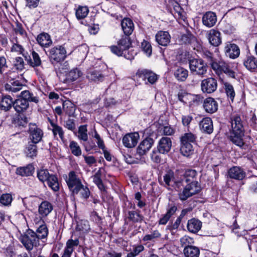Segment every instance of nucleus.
<instances>
[{
	"label": "nucleus",
	"instance_id": "obj_1",
	"mask_svg": "<svg viewBox=\"0 0 257 257\" xmlns=\"http://www.w3.org/2000/svg\"><path fill=\"white\" fill-rule=\"evenodd\" d=\"M3 83L5 90L13 95L20 91L24 86L19 80L12 78L8 73L4 75Z\"/></svg>",
	"mask_w": 257,
	"mask_h": 257
},
{
	"label": "nucleus",
	"instance_id": "obj_2",
	"mask_svg": "<svg viewBox=\"0 0 257 257\" xmlns=\"http://www.w3.org/2000/svg\"><path fill=\"white\" fill-rule=\"evenodd\" d=\"M210 65L212 69L218 75L224 73L231 78L235 77L233 67L230 64L226 63L224 61L220 60L212 62L210 63Z\"/></svg>",
	"mask_w": 257,
	"mask_h": 257
},
{
	"label": "nucleus",
	"instance_id": "obj_3",
	"mask_svg": "<svg viewBox=\"0 0 257 257\" xmlns=\"http://www.w3.org/2000/svg\"><path fill=\"white\" fill-rule=\"evenodd\" d=\"M48 57L52 64L60 62L66 58V50L63 46H57L49 50Z\"/></svg>",
	"mask_w": 257,
	"mask_h": 257
},
{
	"label": "nucleus",
	"instance_id": "obj_4",
	"mask_svg": "<svg viewBox=\"0 0 257 257\" xmlns=\"http://www.w3.org/2000/svg\"><path fill=\"white\" fill-rule=\"evenodd\" d=\"M189 68L194 75L203 76L207 72V66L201 59H193L189 60Z\"/></svg>",
	"mask_w": 257,
	"mask_h": 257
},
{
	"label": "nucleus",
	"instance_id": "obj_5",
	"mask_svg": "<svg viewBox=\"0 0 257 257\" xmlns=\"http://www.w3.org/2000/svg\"><path fill=\"white\" fill-rule=\"evenodd\" d=\"M66 181L69 189L74 194H78L82 187L80 179L78 177L74 171H71L68 174Z\"/></svg>",
	"mask_w": 257,
	"mask_h": 257
},
{
	"label": "nucleus",
	"instance_id": "obj_6",
	"mask_svg": "<svg viewBox=\"0 0 257 257\" xmlns=\"http://www.w3.org/2000/svg\"><path fill=\"white\" fill-rule=\"evenodd\" d=\"M20 240L27 250H31L34 246L39 244L38 239L35 235V232L32 230H29L27 233L20 238Z\"/></svg>",
	"mask_w": 257,
	"mask_h": 257
},
{
	"label": "nucleus",
	"instance_id": "obj_7",
	"mask_svg": "<svg viewBox=\"0 0 257 257\" xmlns=\"http://www.w3.org/2000/svg\"><path fill=\"white\" fill-rule=\"evenodd\" d=\"M217 87V80L213 78L203 79L201 83V88L203 92L211 93L214 92Z\"/></svg>",
	"mask_w": 257,
	"mask_h": 257
},
{
	"label": "nucleus",
	"instance_id": "obj_8",
	"mask_svg": "<svg viewBox=\"0 0 257 257\" xmlns=\"http://www.w3.org/2000/svg\"><path fill=\"white\" fill-rule=\"evenodd\" d=\"M29 138L31 142L38 143L40 142L43 137V132L41 129L39 128L35 124H30L29 125Z\"/></svg>",
	"mask_w": 257,
	"mask_h": 257
},
{
	"label": "nucleus",
	"instance_id": "obj_9",
	"mask_svg": "<svg viewBox=\"0 0 257 257\" xmlns=\"http://www.w3.org/2000/svg\"><path fill=\"white\" fill-rule=\"evenodd\" d=\"M136 77L145 81L146 84L148 82L153 84L158 79V76L156 74L147 70H139L136 73Z\"/></svg>",
	"mask_w": 257,
	"mask_h": 257
},
{
	"label": "nucleus",
	"instance_id": "obj_10",
	"mask_svg": "<svg viewBox=\"0 0 257 257\" xmlns=\"http://www.w3.org/2000/svg\"><path fill=\"white\" fill-rule=\"evenodd\" d=\"M139 138V135L137 133L127 134L122 139L123 144L127 148H133L137 145Z\"/></svg>",
	"mask_w": 257,
	"mask_h": 257
},
{
	"label": "nucleus",
	"instance_id": "obj_11",
	"mask_svg": "<svg viewBox=\"0 0 257 257\" xmlns=\"http://www.w3.org/2000/svg\"><path fill=\"white\" fill-rule=\"evenodd\" d=\"M154 143L153 139L150 138L144 140L137 148V153L140 156L145 155L152 148Z\"/></svg>",
	"mask_w": 257,
	"mask_h": 257
},
{
	"label": "nucleus",
	"instance_id": "obj_12",
	"mask_svg": "<svg viewBox=\"0 0 257 257\" xmlns=\"http://www.w3.org/2000/svg\"><path fill=\"white\" fill-rule=\"evenodd\" d=\"M172 147V141L170 138L163 137L159 142L158 145V150L163 154L168 153Z\"/></svg>",
	"mask_w": 257,
	"mask_h": 257
},
{
	"label": "nucleus",
	"instance_id": "obj_13",
	"mask_svg": "<svg viewBox=\"0 0 257 257\" xmlns=\"http://www.w3.org/2000/svg\"><path fill=\"white\" fill-rule=\"evenodd\" d=\"M13 107L18 113L23 114L29 108V103L25 99L19 98L14 101Z\"/></svg>",
	"mask_w": 257,
	"mask_h": 257
},
{
	"label": "nucleus",
	"instance_id": "obj_14",
	"mask_svg": "<svg viewBox=\"0 0 257 257\" xmlns=\"http://www.w3.org/2000/svg\"><path fill=\"white\" fill-rule=\"evenodd\" d=\"M200 130L203 133L210 134L213 132V125L212 119L210 117H204L199 122Z\"/></svg>",
	"mask_w": 257,
	"mask_h": 257
},
{
	"label": "nucleus",
	"instance_id": "obj_15",
	"mask_svg": "<svg viewBox=\"0 0 257 257\" xmlns=\"http://www.w3.org/2000/svg\"><path fill=\"white\" fill-rule=\"evenodd\" d=\"M52 204L47 201H44L41 203L38 207V213L41 218L47 217L53 210Z\"/></svg>",
	"mask_w": 257,
	"mask_h": 257
},
{
	"label": "nucleus",
	"instance_id": "obj_16",
	"mask_svg": "<svg viewBox=\"0 0 257 257\" xmlns=\"http://www.w3.org/2000/svg\"><path fill=\"white\" fill-rule=\"evenodd\" d=\"M228 175L230 178L237 180H242L245 177L246 174L240 167L234 166L231 168L228 171Z\"/></svg>",
	"mask_w": 257,
	"mask_h": 257
},
{
	"label": "nucleus",
	"instance_id": "obj_17",
	"mask_svg": "<svg viewBox=\"0 0 257 257\" xmlns=\"http://www.w3.org/2000/svg\"><path fill=\"white\" fill-rule=\"evenodd\" d=\"M232 131L233 132H244L243 125L242 119L239 115H234L231 118Z\"/></svg>",
	"mask_w": 257,
	"mask_h": 257
},
{
	"label": "nucleus",
	"instance_id": "obj_18",
	"mask_svg": "<svg viewBox=\"0 0 257 257\" xmlns=\"http://www.w3.org/2000/svg\"><path fill=\"white\" fill-rule=\"evenodd\" d=\"M226 56L234 59L238 57L240 50L238 47L234 44H227L224 48Z\"/></svg>",
	"mask_w": 257,
	"mask_h": 257
},
{
	"label": "nucleus",
	"instance_id": "obj_19",
	"mask_svg": "<svg viewBox=\"0 0 257 257\" xmlns=\"http://www.w3.org/2000/svg\"><path fill=\"white\" fill-rule=\"evenodd\" d=\"M207 38L210 44L214 46H218L221 43L220 32L214 29H212L208 32Z\"/></svg>",
	"mask_w": 257,
	"mask_h": 257
},
{
	"label": "nucleus",
	"instance_id": "obj_20",
	"mask_svg": "<svg viewBox=\"0 0 257 257\" xmlns=\"http://www.w3.org/2000/svg\"><path fill=\"white\" fill-rule=\"evenodd\" d=\"M203 107L207 112L213 113L218 109V103L214 98L208 97L204 100Z\"/></svg>",
	"mask_w": 257,
	"mask_h": 257
},
{
	"label": "nucleus",
	"instance_id": "obj_21",
	"mask_svg": "<svg viewBox=\"0 0 257 257\" xmlns=\"http://www.w3.org/2000/svg\"><path fill=\"white\" fill-rule=\"evenodd\" d=\"M170 35L165 31H159L156 35V41L159 45L166 46L170 42Z\"/></svg>",
	"mask_w": 257,
	"mask_h": 257
},
{
	"label": "nucleus",
	"instance_id": "obj_22",
	"mask_svg": "<svg viewBox=\"0 0 257 257\" xmlns=\"http://www.w3.org/2000/svg\"><path fill=\"white\" fill-rule=\"evenodd\" d=\"M217 21L215 13L211 12H207L202 18V23L205 26L210 28L213 27Z\"/></svg>",
	"mask_w": 257,
	"mask_h": 257
},
{
	"label": "nucleus",
	"instance_id": "obj_23",
	"mask_svg": "<svg viewBox=\"0 0 257 257\" xmlns=\"http://www.w3.org/2000/svg\"><path fill=\"white\" fill-rule=\"evenodd\" d=\"M121 28L123 33L126 36L132 34L134 31V26L133 21L129 18H124L121 23Z\"/></svg>",
	"mask_w": 257,
	"mask_h": 257
},
{
	"label": "nucleus",
	"instance_id": "obj_24",
	"mask_svg": "<svg viewBox=\"0 0 257 257\" xmlns=\"http://www.w3.org/2000/svg\"><path fill=\"white\" fill-rule=\"evenodd\" d=\"M14 101L12 97L10 95L3 96L0 102V107L5 111L9 110L13 106Z\"/></svg>",
	"mask_w": 257,
	"mask_h": 257
},
{
	"label": "nucleus",
	"instance_id": "obj_25",
	"mask_svg": "<svg viewBox=\"0 0 257 257\" xmlns=\"http://www.w3.org/2000/svg\"><path fill=\"white\" fill-rule=\"evenodd\" d=\"M202 226V222L198 219L193 218L189 220L187 223V229L192 233L197 232Z\"/></svg>",
	"mask_w": 257,
	"mask_h": 257
},
{
	"label": "nucleus",
	"instance_id": "obj_26",
	"mask_svg": "<svg viewBox=\"0 0 257 257\" xmlns=\"http://www.w3.org/2000/svg\"><path fill=\"white\" fill-rule=\"evenodd\" d=\"M87 78L90 81L98 83L102 81L104 76L100 72L93 70L87 73Z\"/></svg>",
	"mask_w": 257,
	"mask_h": 257
},
{
	"label": "nucleus",
	"instance_id": "obj_27",
	"mask_svg": "<svg viewBox=\"0 0 257 257\" xmlns=\"http://www.w3.org/2000/svg\"><path fill=\"white\" fill-rule=\"evenodd\" d=\"M34 169V167L32 164H29L25 167L17 168L16 173L22 176H30L33 174Z\"/></svg>",
	"mask_w": 257,
	"mask_h": 257
},
{
	"label": "nucleus",
	"instance_id": "obj_28",
	"mask_svg": "<svg viewBox=\"0 0 257 257\" xmlns=\"http://www.w3.org/2000/svg\"><path fill=\"white\" fill-rule=\"evenodd\" d=\"M49 122L52 127V131L54 137L56 138L57 136L58 135L60 139L63 141L64 139V132L63 128L57 123H54L51 119H49Z\"/></svg>",
	"mask_w": 257,
	"mask_h": 257
},
{
	"label": "nucleus",
	"instance_id": "obj_29",
	"mask_svg": "<svg viewBox=\"0 0 257 257\" xmlns=\"http://www.w3.org/2000/svg\"><path fill=\"white\" fill-rule=\"evenodd\" d=\"M63 109L69 116H73L75 112L76 106L71 101L66 100L63 103Z\"/></svg>",
	"mask_w": 257,
	"mask_h": 257
},
{
	"label": "nucleus",
	"instance_id": "obj_30",
	"mask_svg": "<svg viewBox=\"0 0 257 257\" xmlns=\"http://www.w3.org/2000/svg\"><path fill=\"white\" fill-rule=\"evenodd\" d=\"M238 132H232V134L230 136V140L231 142L236 146L242 147L244 145L242 137L244 136V133H238Z\"/></svg>",
	"mask_w": 257,
	"mask_h": 257
},
{
	"label": "nucleus",
	"instance_id": "obj_31",
	"mask_svg": "<svg viewBox=\"0 0 257 257\" xmlns=\"http://www.w3.org/2000/svg\"><path fill=\"white\" fill-rule=\"evenodd\" d=\"M37 41L43 47H48L52 44L50 36L47 33H42L39 35Z\"/></svg>",
	"mask_w": 257,
	"mask_h": 257
},
{
	"label": "nucleus",
	"instance_id": "obj_32",
	"mask_svg": "<svg viewBox=\"0 0 257 257\" xmlns=\"http://www.w3.org/2000/svg\"><path fill=\"white\" fill-rule=\"evenodd\" d=\"M243 63L248 70H252L257 68V59L253 56H247Z\"/></svg>",
	"mask_w": 257,
	"mask_h": 257
},
{
	"label": "nucleus",
	"instance_id": "obj_33",
	"mask_svg": "<svg viewBox=\"0 0 257 257\" xmlns=\"http://www.w3.org/2000/svg\"><path fill=\"white\" fill-rule=\"evenodd\" d=\"M184 252L186 257H198L200 251L197 247L188 245L185 246Z\"/></svg>",
	"mask_w": 257,
	"mask_h": 257
},
{
	"label": "nucleus",
	"instance_id": "obj_34",
	"mask_svg": "<svg viewBox=\"0 0 257 257\" xmlns=\"http://www.w3.org/2000/svg\"><path fill=\"white\" fill-rule=\"evenodd\" d=\"M19 96L21 97V99H25L28 103L29 102H33L37 103L39 102V98L34 96L32 93L28 90L23 91Z\"/></svg>",
	"mask_w": 257,
	"mask_h": 257
},
{
	"label": "nucleus",
	"instance_id": "obj_35",
	"mask_svg": "<svg viewBox=\"0 0 257 257\" xmlns=\"http://www.w3.org/2000/svg\"><path fill=\"white\" fill-rule=\"evenodd\" d=\"M195 96L188 93L185 91H181L178 93V98L179 100L184 103H191L192 100H194Z\"/></svg>",
	"mask_w": 257,
	"mask_h": 257
},
{
	"label": "nucleus",
	"instance_id": "obj_36",
	"mask_svg": "<svg viewBox=\"0 0 257 257\" xmlns=\"http://www.w3.org/2000/svg\"><path fill=\"white\" fill-rule=\"evenodd\" d=\"M180 151L183 156L189 157L193 154V146L192 144L181 143Z\"/></svg>",
	"mask_w": 257,
	"mask_h": 257
},
{
	"label": "nucleus",
	"instance_id": "obj_37",
	"mask_svg": "<svg viewBox=\"0 0 257 257\" xmlns=\"http://www.w3.org/2000/svg\"><path fill=\"white\" fill-rule=\"evenodd\" d=\"M188 73L187 70L184 68L180 67L177 68L175 71L174 75L179 81H183L187 78Z\"/></svg>",
	"mask_w": 257,
	"mask_h": 257
},
{
	"label": "nucleus",
	"instance_id": "obj_38",
	"mask_svg": "<svg viewBox=\"0 0 257 257\" xmlns=\"http://www.w3.org/2000/svg\"><path fill=\"white\" fill-rule=\"evenodd\" d=\"M117 44L120 46L124 52H125L131 47L132 43L128 36H125L122 37L121 39L117 42Z\"/></svg>",
	"mask_w": 257,
	"mask_h": 257
},
{
	"label": "nucleus",
	"instance_id": "obj_39",
	"mask_svg": "<svg viewBox=\"0 0 257 257\" xmlns=\"http://www.w3.org/2000/svg\"><path fill=\"white\" fill-rule=\"evenodd\" d=\"M47 181L49 187L53 191H57L59 189L58 178L56 175L51 174Z\"/></svg>",
	"mask_w": 257,
	"mask_h": 257
},
{
	"label": "nucleus",
	"instance_id": "obj_40",
	"mask_svg": "<svg viewBox=\"0 0 257 257\" xmlns=\"http://www.w3.org/2000/svg\"><path fill=\"white\" fill-rule=\"evenodd\" d=\"M32 56L33 57V61L31 59L30 57L28 58L26 56H25L26 60L30 63V64L33 67L39 66L41 64V60L40 58L36 52L33 51L32 53Z\"/></svg>",
	"mask_w": 257,
	"mask_h": 257
},
{
	"label": "nucleus",
	"instance_id": "obj_41",
	"mask_svg": "<svg viewBox=\"0 0 257 257\" xmlns=\"http://www.w3.org/2000/svg\"><path fill=\"white\" fill-rule=\"evenodd\" d=\"M196 136L191 133H187L184 134L180 138L181 143H185L187 144H192L195 142Z\"/></svg>",
	"mask_w": 257,
	"mask_h": 257
},
{
	"label": "nucleus",
	"instance_id": "obj_42",
	"mask_svg": "<svg viewBox=\"0 0 257 257\" xmlns=\"http://www.w3.org/2000/svg\"><path fill=\"white\" fill-rule=\"evenodd\" d=\"M78 138L80 140L86 142L88 140L87 125H82L78 127Z\"/></svg>",
	"mask_w": 257,
	"mask_h": 257
},
{
	"label": "nucleus",
	"instance_id": "obj_43",
	"mask_svg": "<svg viewBox=\"0 0 257 257\" xmlns=\"http://www.w3.org/2000/svg\"><path fill=\"white\" fill-rule=\"evenodd\" d=\"M48 230L46 225H42L37 229L35 235L39 241L40 239L45 238L47 236Z\"/></svg>",
	"mask_w": 257,
	"mask_h": 257
},
{
	"label": "nucleus",
	"instance_id": "obj_44",
	"mask_svg": "<svg viewBox=\"0 0 257 257\" xmlns=\"http://www.w3.org/2000/svg\"><path fill=\"white\" fill-rule=\"evenodd\" d=\"M37 143L30 142L27 147V156L30 158L36 157L37 153Z\"/></svg>",
	"mask_w": 257,
	"mask_h": 257
},
{
	"label": "nucleus",
	"instance_id": "obj_45",
	"mask_svg": "<svg viewBox=\"0 0 257 257\" xmlns=\"http://www.w3.org/2000/svg\"><path fill=\"white\" fill-rule=\"evenodd\" d=\"M186 186L192 195L198 193L201 190V187L197 181H192Z\"/></svg>",
	"mask_w": 257,
	"mask_h": 257
},
{
	"label": "nucleus",
	"instance_id": "obj_46",
	"mask_svg": "<svg viewBox=\"0 0 257 257\" xmlns=\"http://www.w3.org/2000/svg\"><path fill=\"white\" fill-rule=\"evenodd\" d=\"M88 12L87 7L79 6L76 11L75 15L78 19H83L87 16Z\"/></svg>",
	"mask_w": 257,
	"mask_h": 257
},
{
	"label": "nucleus",
	"instance_id": "obj_47",
	"mask_svg": "<svg viewBox=\"0 0 257 257\" xmlns=\"http://www.w3.org/2000/svg\"><path fill=\"white\" fill-rule=\"evenodd\" d=\"M128 219L134 222H141L143 221L144 217L139 212L136 211L128 212Z\"/></svg>",
	"mask_w": 257,
	"mask_h": 257
},
{
	"label": "nucleus",
	"instance_id": "obj_48",
	"mask_svg": "<svg viewBox=\"0 0 257 257\" xmlns=\"http://www.w3.org/2000/svg\"><path fill=\"white\" fill-rule=\"evenodd\" d=\"M101 173L100 170H98L92 177L94 183L101 190H104V186L101 179Z\"/></svg>",
	"mask_w": 257,
	"mask_h": 257
},
{
	"label": "nucleus",
	"instance_id": "obj_49",
	"mask_svg": "<svg viewBox=\"0 0 257 257\" xmlns=\"http://www.w3.org/2000/svg\"><path fill=\"white\" fill-rule=\"evenodd\" d=\"M51 175L47 169H41L37 171V177L42 182L47 181Z\"/></svg>",
	"mask_w": 257,
	"mask_h": 257
},
{
	"label": "nucleus",
	"instance_id": "obj_50",
	"mask_svg": "<svg viewBox=\"0 0 257 257\" xmlns=\"http://www.w3.org/2000/svg\"><path fill=\"white\" fill-rule=\"evenodd\" d=\"M195 38L189 32L183 34L180 39V42L182 44H190L192 41L195 40Z\"/></svg>",
	"mask_w": 257,
	"mask_h": 257
},
{
	"label": "nucleus",
	"instance_id": "obj_51",
	"mask_svg": "<svg viewBox=\"0 0 257 257\" xmlns=\"http://www.w3.org/2000/svg\"><path fill=\"white\" fill-rule=\"evenodd\" d=\"M69 147L72 153L74 155L79 156L81 155V150L77 143L74 141H71L70 143Z\"/></svg>",
	"mask_w": 257,
	"mask_h": 257
},
{
	"label": "nucleus",
	"instance_id": "obj_52",
	"mask_svg": "<svg viewBox=\"0 0 257 257\" xmlns=\"http://www.w3.org/2000/svg\"><path fill=\"white\" fill-rule=\"evenodd\" d=\"M110 49L111 50V51L113 53L116 54V55H117L118 56H122L123 54L125 55L124 51L120 47V46H119L118 45L116 46H111L110 47ZM124 56L125 58H126L127 59H132L133 58V56H131V57L128 56L127 57V56H125V55H124Z\"/></svg>",
	"mask_w": 257,
	"mask_h": 257
},
{
	"label": "nucleus",
	"instance_id": "obj_53",
	"mask_svg": "<svg viewBox=\"0 0 257 257\" xmlns=\"http://www.w3.org/2000/svg\"><path fill=\"white\" fill-rule=\"evenodd\" d=\"M76 229L81 231L82 233H85L90 230V226L88 222L86 220H81L79 222L77 225Z\"/></svg>",
	"mask_w": 257,
	"mask_h": 257
},
{
	"label": "nucleus",
	"instance_id": "obj_54",
	"mask_svg": "<svg viewBox=\"0 0 257 257\" xmlns=\"http://www.w3.org/2000/svg\"><path fill=\"white\" fill-rule=\"evenodd\" d=\"M224 87L225 92L227 95V97H229L232 101H233L235 96V92L233 86L228 83H225Z\"/></svg>",
	"mask_w": 257,
	"mask_h": 257
},
{
	"label": "nucleus",
	"instance_id": "obj_55",
	"mask_svg": "<svg viewBox=\"0 0 257 257\" xmlns=\"http://www.w3.org/2000/svg\"><path fill=\"white\" fill-rule=\"evenodd\" d=\"M12 200L13 198L10 194H4L0 197V203L4 205L7 206L11 204Z\"/></svg>",
	"mask_w": 257,
	"mask_h": 257
},
{
	"label": "nucleus",
	"instance_id": "obj_56",
	"mask_svg": "<svg viewBox=\"0 0 257 257\" xmlns=\"http://www.w3.org/2000/svg\"><path fill=\"white\" fill-rule=\"evenodd\" d=\"M141 48L142 50L146 53V54L150 56L152 52V46L149 42L144 40L141 44Z\"/></svg>",
	"mask_w": 257,
	"mask_h": 257
},
{
	"label": "nucleus",
	"instance_id": "obj_57",
	"mask_svg": "<svg viewBox=\"0 0 257 257\" xmlns=\"http://www.w3.org/2000/svg\"><path fill=\"white\" fill-rule=\"evenodd\" d=\"M161 236V233L158 230H154L150 234H146L143 237L144 241H150L154 239L159 238Z\"/></svg>",
	"mask_w": 257,
	"mask_h": 257
},
{
	"label": "nucleus",
	"instance_id": "obj_58",
	"mask_svg": "<svg viewBox=\"0 0 257 257\" xmlns=\"http://www.w3.org/2000/svg\"><path fill=\"white\" fill-rule=\"evenodd\" d=\"M159 132L162 134L166 136L172 135L174 133V130L170 126H161L159 128Z\"/></svg>",
	"mask_w": 257,
	"mask_h": 257
},
{
	"label": "nucleus",
	"instance_id": "obj_59",
	"mask_svg": "<svg viewBox=\"0 0 257 257\" xmlns=\"http://www.w3.org/2000/svg\"><path fill=\"white\" fill-rule=\"evenodd\" d=\"M81 75V72L78 69H75L69 72L68 77L71 80L75 81L80 77Z\"/></svg>",
	"mask_w": 257,
	"mask_h": 257
},
{
	"label": "nucleus",
	"instance_id": "obj_60",
	"mask_svg": "<svg viewBox=\"0 0 257 257\" xmlns=\"http://www.w3.org/2000/svg\"><path fill=\"white\" fill-rule=\"evenodd\" d=\"M190 192L186 186H185L183 190L179 193L180 199L183 201L187 200L189 197L192 196V194H190Z\"/></svg>",
	"mask_w": 257,
	"mask_h": 257
},
{
	"label": "nucleus",
	"instance_id": "obj_61",
	"mask_svg": "<svg viewBox=\"0 0 257 257\" xmlns=\"http://www.w3.org/2000/svg\"><path fill=\"white\" fill-rule=\"evenodd\" d=\"M14 66L18 70H22L24 69L25 63L23 59L20 57H16L14 61Z\"/></svg>",
	"mask_w": 257,
	"mask_h": 257
},
{
	"label": "nucleus",
	"instance_id": "obj_62",
	"mask_svg": "<svg viewBox=\"0 0 257 257\" xmlns=\"http://www.w3.org/2000/svg\"><path fill=\"white\" fill-rule=\"evenodd\" d=\"M64 126L69 130L74 131L76 128L75 120L71 118L68 119L64 122Z\"/></svg>",
	"mask_w": 257,
	"mask_h": 257
},
{
	"label": "nucleus",
	"instance_id": "obj_63",
	"mask_svg": "<svg viewBox=\"0 0 257 257\" xmlns=\"http://www.w3.org/2000/svg\"><path fill=\"white\" fill-rule=\"evenodd\" d=\"M160 152L158 151H153L152 153L151 154V158L152 160L156 163H159L161 161V158L160 155Z\"/></svg>",
	"mask_w": 257,
	"mask_h": 257
},
{
	"label": "nucleus",
	"instance_id": "obj_64",
	"mask_svg": "<svg viewBox=\"0 0 257 257\" xmlns=\"http://www.w3.org/2000/svg\"><path fill=\"white\" fill-rule=\"evenodd\" d=\"M79 244L78 239H76L75 240L73 239H69L66 243V248L68 249H72V251L74 250L73 247L74 246H77Z\"/></svg>",
	"mask_w": 257,
	"mask_h": 257
}]
</instances>
